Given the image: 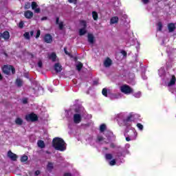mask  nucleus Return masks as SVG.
Listing matches in <instances>:
<instances>
[{
	"label": "nucleus",
	"instance_id": "nucleus-60",
	"mask_svg": "<svg viewBox=\"0 0 176 176\" xmlns=\"http://www.w3.org/2000/svg\"><path fill=\"white\" fill-rule=\"evenodd\" d=\"M2 38V34L0 33V39Z\"/></svg>",
	"mask_w": 176,
	"mask_h": 176
},
{
	"label": "nucleus",
	"instance_id": "nucleus-1",
	"mask_svg": "<svg viewBox=\"0 0 176 176\" xmlns=\"http://www.w3.org/2000/svg\"><path fill=\"white\" fill-rule=\"evenodd\" d=\"M134 113H130L126 118L124 113H120L116 115L115 119L117 120L119 126H130V122L134 119Z\"/></svg>",
	"mask_w": 176,
	"mask_h": 176
},
{
	"label": "nucleus",
	"instance_id": "nucleus-6",
	"mask_svg": "<svg viewBox=\"0 0 176 176\" xmlns=\"http://www.w3.org/2000/svg\"><path fill=\"white\" fill-rule=\"evenodd\" d=\"M120 90L124 94H131L133 89L129 85H124L120 87Z\"/></svg>",
	"mask_w": 176,
	"mask_h": 176
},
{
	"label": "nucleus",
	"instance_id": "nucleus-23",
	"mask_svg": "<svg viewBox=\"0 0 176 176\" xmlns=\"http://www.w3.org/2000/svg\"><path fill=\"white\" fill-rule=\"evenodd\" d=\"M83 67V64L80 62H77L76 63V68L77 71H80L82 68Z\"/></svg>",
	"mask_w": 176,
	"mask_h": 176
},
{
	"label": "nucleus",
	"instance_id": "nucleus-49",
	"mask_svg": "<svg viewBox=\"0 0 176 176\" xmlns=\"http://www.w3.org/2000/svg\"><path fill=\"white\" fill-rule=\"evenodd\" d=\"M69 3H76L77 0H68Z\"/></svg>",
	"mask_w": 176,
	"mask_h": 176
},
{
	"label": "nucleus",
	"instance_id": "nucleus-32",
	"mask_svg": "<svg viewBox=\"0 0 176 176\" xmlns=\"http://www.w3.org/2000/svg\"><path fill=\"white\" fill-rule=\"evenodd\" d=\"M80 26L82 27V28H86L87 27V24L85 21H80Z\"/></svg>",
	"mask_w": 176,
	"mask_h": 176
},
{
	"label": "nucleus",
	"instance_id": "nucleus-14",
	"mask_svg": "<svg viewBox=\"0 0 176 176\" xmlns=\"http://www.w3.org/2000/svg\"><path fill=\"white\" fill-rule=\"evenodd\" d=\"M54 69L56 72H61V71H63V67L61 65H60V63H56L54 65Z\"/></svg>",
	"mask_w": 176,
	"mask_h": 176
},
{
	"label": "nucleus",
	"instance_id": "nucleus-21",
	"mask_svg": "<svg viewBox=\"0 0 176 176\" xmlns=\"http://www.w3.org/2000/svg\"><path fill=\"white\" fill-rule=\"evenodd\" d=\"M175 85V76H172L170 81L168 83V86L170 87V86H174Z\"/></svg>",
	"mask_w": 176,
	"mask_h": 176
},
{
	"label": "nucleus",
	"instance_id": "nucleus-17",
	"mask_svg": "<svg viewBox=\"0 0 176 176\" xmlns=\"http://www.w3.org/2000/svg\"><path fill=\"white\" fill-rule=\"evenodd\" d=\"M88 42L90 45H93L94 43V36L91 34H88Z\"/></svg>",
	"mask_w": 176,
	"mask_h": 176
},
{
	"label": "nucleus",
	"instance_id": "nucleus-42",
	"mask_svg": "<svg viewBox=\"0 0 176 176\" xmlns=\"http://www.w3.org/2000/svg\"><path fill=\"white\" fill-rule=\"evenodd\" d=\"M19 28H23L24 27V23L23 21H21L19 25Z\"/></svg>",
	"mask_w": 176,
	"mask_h": 176
},
{
	"label": "nucleus",
	"instance_id": "nucleus-56",
	"mask_svg": "<svg viewBox=\"0 0 176 176\" xmlns=\"http://www.w3.org/2000/svg\"><path fill=\"white\" fill-rule=\"evenodd\" d=\"M48 90H50V91L51 93H53V89L49 88Z\"/></svg>",
	"mask_w": 176,
	"mask_h": 176
},
{
	"label": "nucleus",
	"instance_id": "nucleus-25",
	"mask_svg": "<svg viewBox=\"0 0 176 176\" xmlns=\"http://www.w3.org/2000/svg\"><path fill=\"white\" fill-rule=\"evenodd\" d=\"M92 17L94 20H95V21H97V20H98V14L97 13V12H92Z\"/></svg>",
	"mask_w": 176,
	"mask_h": 176
},
{
	"label": "nucleus",
	"instance_id": "nucleus-34",
	"mask_svg": "<svg viewBox=\"0 0 176 176\" xmlns=\"http://www.w3.org/2000/svg\"><path fill=\"white\" fill-rule=\"evenodd\" d=\"M102 94H103L104 97H108V90L106 88H104L102 91Z\"/></svg>",
	"mask_w": 176,
	"mask_h": 176
},
{
	"label": "nucleus",
	"instance_id": "nucleus-11",
	"mask_svg": "<svg viewBox=\"0 0 176 176\" xmlns=\"http://www.w3.org/2000/svg\"><path fill=\"white\" fill-rule=\"evenodd\" d=\"M8 157H10V159H11V160H13L14 162H15V160H17V155L12 153V151H8Z\"/></svg>",
	"mask_w": 176,
	"mask_h": 176
},
{
	"label": "nucleus",
	"instance_id": "nucleus-53",
	"mask_svg": "<svg viewBox=\"0 0 176 176\" xmlns=\"http://www.w3.org/2000/svg\"><path fill=\"white\" fill-rule=\"evenodd\" d=\"M41 174V172L39 170H36L35 172V175H39Z\"/></svg>",
	"mask_w": 176,
	"mask_h": 176
},
{
	"label": "nucleus",
	"instance_id": "nucleus-20",
	"mask_svg": "<svg viewBox=\"0 0 176 176\" xmlns=\"http://www.w3.org/2000/svg\"><path fill=\"white\" fill-rule=\"evenodd\" d=\"M168 29L169 32H173L175 30V25L174 23L168 24Z\"/></svg>",
	"mask_w": 176,
	"mask_h": 176
},
{
	"label": "nucleus",
	"instance_id": "nucleus-36",
	"mask_svg": "<svg viewBox=\"0 0 176 176\" xmlns=\"http://www.w3.org/2000/svg\"><path fill=\"white\" fill-rule=\"evenodd\" d=\"M136 126H137L138 129H139V130H140V131H142V130H144V125H142V124L138 123Z\"/></svg>",
	"mask_w": 176,
	"mask_h": 176
},
{
	"label": "nucleus",
	"instance_id": "nucleus-46",
	"mask_svg": "<svg viewBox=\"0 0 176 176\" xmlns=\"http://www.w3.org/2000/svg\"><path fill=\"white\" fill-rule=\"evenodd\" d=\"M64 52H65V54H67V56H71V54L68 52V51H67L66 47L64 48Z\"/></svg>",
	"mask_w": 176,
	"mask_h": 176
},
{
	"label": "nucleus",
	"instance_id": "nucleus-29",
	"mask_svg": "<svg viewBox=\"0 0 176 176\" xmlns=\"http://www.w3.org/2000/svg\"><path fill=\"white\" fill-rule=\"evenodd\" d=\"M59 19L57 18L56 19V24H58L59 25V28L60 30H63V28H64V24L63 23V22H58Z\"/></svg>",
	"mask_w": 176,
	"mask_h": 176
},
{
	"label": "nucleus",
	"instance_id": "nucleus-19",
	"mask_svg": "<svg viewBox=\"0 0 176 176\" xmlns=\"http://www.w3.org/2000/svg\"><path fill=\"white\" fill-rule=\"evenodd\" d=\"M1 37H3V39H5V41H8V39H9V38H10V35L9 34V32H4L1 34Z\"/></svg>",
	"mask_w": 176,
	"mask_h": 176
},
{
	"label": "nucleus",
	"instance_id": "nucleus-57",
	"mask_svg": "<svg viewBox=\"0 0 176 176\" xmlns=\"http://www.w3.org/2000/svg\"><path fill=\"white\" fill-rule=\"evenodd\" d=\"M30 35H31V36H32L34 35V31L30 32Z\"/></svg>",
	"mask_w": 176,
	"mask_h": 176
},
{
	"label": "nucleus",
	"instance_id": "nucleus-28",
	"mask_svg": "<svg viewBox=\"0 0 176 176\" xmlns=\"http://www.w3.org/2000/svg\"><path fill=\"white\" fill-rule=\"evenodd\" d=\"M106 129H107V125H105V124H102L100 126V131H101V133H102L103 131H105Z\"/></svg>",
	"mask_w": 176,
	"mask_h": 176
},
{
	"label": "nucleus",
	"instance_id": "nucleus-7",
	"mask_svg": "<svg viewBox=\"0 0 176 176\" xmlns=\"http://www.w3.org/2000/svg\"><path fill=\"white\" fill-rule=\"evenodd\" d=\"M25 119L28 122H35L36 120H38V116L35 113L28 114L25 116Z\"/></svg>",
	"mask_w": 176,
	"mask_h": 176
},
{
	"label": "nucleus",
	"instance_id": "nucleus-50",
	"mask_svg": "<svg viewBox=\"0 0 176 176\" xmlns=\"http://www.w3.org/2000/svg\"><path fill=\"white\" fill-rule=\"evenodd\" d=\"M38 65L39 68H42V62L41 60L38 61Z\"/></svg>",
	"mask_w": 176,
	"mask_h": 176
},
{
	"label": "nucleus",
	"instance_id": "nucleus-30",
	"mask_svg": "<svg viewBox=\"0 0 176 176\" xmlns=\"http://www.w3.org/2000/svg\"><path fill=\"white\" fill-rule=\"evenodd\" d=\"M86 32H87L86 28H82L80 29V30H79V34L80 36L85 35V34H86Z\"/></svg>",
	"mask_w": 176,
	"mask_h": 176
},
{
	"label": "nucleus",
	"instance_id": "nucleus-16",
	"mask_svg": "<svg viewBox=\"0 0 176 176\" xmlns=\"http://www.w3.org/2000/svg\"><path fill=\"white\" fill-rule=\"evenodd\" d=\"M119 21V18L118 16H113L111 19H110V24H118Z\"/></svg>",
	"mask_w": 176,
	"mask_h": 176
},
{
	"label": "nucleus",
	"instance_id": "nucleus-31",
	"mask_svg": "<svg viewBox=\"0 0 176 176\" xmlns=\"http://www.w3.org/2000/svg\"><path fill=\"white\" fill-rule=\"evenodd\" d=\"M50 60H52V61H56V58H57V56L56 55V54L52 53L50 55Z\"/></svg>",
	"mask_w": 176,
	"mask_h": 176
},
{
	"label": "nucleus",
	"instance_id": "nucleus-45",
	"mask_svg": "<svg viewBox=\"0 0 176 176\" xmlns=\"http://www.w3.org/2000/svg\"><path fill=\"white\" fill-rule=\"evenodd\" d=\"M142 3H144V5H146V3H148L149 0H141Z\"/></svg>",
	"mask_w": 176,
	"mask_h": 176
},
{
	"label": "nucleus",
	"instance_id": "nucleus-9",
	"mask_svg": "<svg viewBox=\"0 0 176 176\" xmlns=\"http://www.w3.org/2000/svg\"><path fill=\"white\" fill-rule=\"evenodd\" d=\"M32 9L34 10V13H39L41 12V8H38V4L36 2H32Z\"/></svg>",
	"mask_w": 176,
	"mask_h": 176
},
{
	"label": "nucleus",
	"instance_id": "nucleus-12",
	"mask_svg": "<svg viewBox=\"0 0 176 176\" xmlns=\"http://www.w3.org/2000/svg\"><path fill=\"white\" fill-rule=\"evenodd\" d=\"M109 97L111 100H118V98H120V94H111L109 95Z\"/></svg>",
	"mask_w": 176,
	"mask_h": 176
},
{
	"label": "nucleus",
	"instance_id": "nucleus-43",
	"mask_svg": "<svg viewBox=\"0 0 176 176\" xmlns=\"http://www.w3.org/2000/svg\"><path fill=\"white\" fill-rule=\"evenodd\" d=\"M39 36H41V30L37 31L36 38H38Z\"/></svg>",
	"mask_w": 176,
	"mask_h": 176
},
{
	"label": "nucleus",
	"instance_id": "nucleus-15",
	"mask_svg": "<svg viewBox=\"0 0 176 176\" xmlns=\"http://www.w3.org/2000/svg\"><path fill=\"white\" fill-rule=\"evenodd\" d=\"M24 16L25 17H26V19H32V16H34V13L30 10H28L25 12Z\"/></svg>",
	"mask_w": 176,
	"mask_h": 176
},
{
	"label": "nucleus",
	"instance_id": "nucleus-5",
	"mask_svg": "<svg viewBox=\"0 0 176 176\" xmlns=\"http://www.w3.org/2000/svg\"><path fill=\"white\" fill-rule=\"evenodd\" d=\"M2 69L3 72L6 75H9L10 72H12V74H14L16 72V69H14V67L12 65H4Z\"/></svg>",
	"mask_w": 176,
	"mask_h": 176
},
{
	"label": "nucleus",
	"instance_id": "nucleus-22",
	"mask_svg": "<svg viewBox=\"0 0 176 176\" xmlns=\"http://www.w3.org/2000/svg\"><path fill=\"white\" fill-rule=\"evenodd\" d=\"M159 76H164V75H166V70L164 69V67H161L159 70Z\"/></svg>",
	"mask_w": 176,
	"mask_h": 176
},
{
	"label": "nucleus",
	"instance_id": "nucleus-24",
	"mask_svg": "<svg viewBox=\"0 0 176 176\" xmlns=\"http://www.w3.org/2000/svg\"><path fill=\"white\" fill-rule=\"evenodd\" d=\"M37 145H38V148H41V149L45 148V142H43V140H38L37 142Z\"/></svg>",
	"mask_w": 176,
	"mask_h": 176
},
{
	"label": "nucleus",
	"instance_id": "nucleus-47",
	"mask_svg": "<svg viewBox=\"0 0 176 176\" xmlns=\"http://www.w3.org/2000/svg\"><path fill=\"white\" fill-rule=\"evenodd\" d=\"M121 54L124 56V57H126L127 56V53L125 52V51H122Z\"/></svg>",
	"mask_w": 176,
	"mask_h": 176
},
{
	"label": "nucleus",
	"instance_id": "nucleus-58",
	"mask_svg": "<svg viewBox=\"0 0 176 176\" xmlns=\"http://www.w3.org/2000/svg\"><path fill=\"white\" fill-rule=\"evenodd\" d=\"M0 80H2V74L0 73Z\"/></svg>",
	"mask_w": 176,
	"mask_h": 176
},
{
	"label": "nucleus",
	"instance_id": "nucleus-13",
	"mask_svg": "<svg viewBox=\"0 0 176 176\" xmlns=\"http://www.w3.org/2000/svg\"><path fill=\"white\" fill-rule=\"evenodd\" d=\"M104 65L107 68H108V67H111V65H112V60L109 58H106L104 61Z\"/></svg>",
	"mask_w": 176,
	"mask_h": 176
},
{
	"label": "nucleus",
	"instance_id": "nucleus-41",
	"mask_svg": "<svg viewBox=\"0 0 176 176\" xmlns=\"http://www.w3.org/2000/svg\"><path fill=\"white\" fill-rule=\"evenodd\" d=\"M30 8H31V3H26L25 5V9H30Z\"/></svg>",
	"mask_w": 176,
	"mask_h": 176
},
{
	"label": "nucleus",
	"instance_id": "nucleus-33",
	"mask_svg": "<svg viewBox=\"0 0 176 176\" xmlns=\"http://www.w3.org/2000/svg\"><path fill=\"white\" fill-rule=\"evenodd\" d=\"M113 157L112 156V154H110V153H107L105 155V158L107 160H112V158Z\"/></svg>",
	"mask_w": 176,
	"mask_h": 176
},
{
	"label": "nucleus",
	"instance_id": "nucleus-8",
	"mask_svg": "<svg viewBox=\"0 0 176 176\" xmlns=\"http://www.w3.org/2000/svg\"><path fill=\"white\" fill-rule=\"evenodd\" d=\"M124 160H120V162H119V160L116 159V160H112L109 162V164L110 166H115V164H117L119 166L120 164H122V163H124Z\"/></svg>",
	"mask_w": 176,
	"mask_h": 176
},
{
	"label": "nucleus",
	"instance_id": "nucleus-59",
	"mask_svg": "<svg viewBox=\"0 0 176 176\" xmlns=\"http://www.w3.org/2000/svg\"><path fill=\"white\" fill-rule=\"evenodd\" d=\"M45 153H47L48 155H50V152H49V151H45Z\"/></svg>",
	"mask_w": 176,
	"mask_h": 176
},
{
	"label": "nucleus",
	"instance_id": "nucleus-38",
	"mask_svg": "<svg viewBox=\"0 0 176 176\" xmlns=\"http://www.w3.org/2000/svg\"><path fill=\"white\" fill-rule=\"evenodd\" d=\"M162 28H163V25L160 22L157 23V31H162Z\"/></svg>",
	"mask_w": 176,
	"mask_h": 176
},
{
	"label": "nucleus",
	"instance_id": "nucleus-54",
	"mask_svg": "<svg viewBox=\"0 0 176 176\" xmlns=\"http://www.w3.org/2000/svg\"><path fill=\"white\" fill-rule=\"evenodd\" d=\"M42 21H43V20H47V17L44 16L41 19Z\"/></svg>",
	"mask_w": 176,
	"mask_h": 176
},
{
	"label": "nucleus",
	"instance_id": "nucleus-26",
	"mask_svg": "<svg viewBox=\"0 0 176 176\" xmlns=\"http://www.w3.org/2000/svg\"><path fill=\"white\" fill-rule=\"evenodd\" d=\"M16 85H18L19 87L23 86V80L20 78H17L16 80Z\"/></svg>",
	"mask_w": 176,
	"mask_h": 176
},
{
	"label": "nucleus",
	"instance_id": "nucleus-51",
	"mask_svg": "<svg viewBox=\"0 0 176 176\" xmlns=\"http://www.w3.org/2000/svg\"><path fill=\"white\" fill-rule=\"evenodd\" d=\"M64 176H72V175L71 173H65L64 174Z\"/></svg>",
	"mask_w": 176,
	"mask_h": 176
},
{
	"label": "nucleus",
	"instance_id": "nucleus-39",
	"mask_svg": "<svg viewBox=\"0 0 176 176\" xmlns=\"http://www.w3.org/2000/svg\"><path fill=\"white\" fill-rule=\"evenodd\" d=\"M47 170H50L53 168V163L49 162L47 166Z\"/></svg>",
	"mask_w": 176,
	"mask_h": 176
},
{
	"label": "nucleus",
	"instance_id": "nucleus-18",
	"mask_svg": "<svg viewBox=\"0 0 176 176\" xmlns=\"http://www.w3.org/2000/svg\"><path fill=\"white\" fill-rule=\"evenodd\" d=\"M44 39L47 43H50V42H52V41H53V38L52 37V36L50 34H46Z\"/></svg>",
	"mask_w": 176,
	"mask_h": 176
},
{
	"label": "nucleus",
	"instance_id": "nucleus-27",
	"mask_svg": "<svg viewBox=\"0 0 176 176\" xmlns=\"http://www.w3.org/2000/svg\"><path fill=\"white\" fill-rule=\"evenodd\" d=\"M16 124H19V126H21L23 124V120L20 118H18L15 120Z\"/></svg>",
	"mask_w": 176,
	"mask_h": 176
},
{
	"label": "nucleus",
	"instance_id": "nucleus-40",
	"mask_svg": "<svg viewBox=\"0 0 176 176\" xmlns=\"http://www.w3.org/2000/svg\"><path fill=\"white\" fill-rule=\"evenodd\" d=\"M23 36H25V39H30V32H25Z\"/></svg>",
	"mask_w": 176,
	"mask_h": 176
},
{
	"label": "nucleus",
	"instance_id": "nucleus-35",
	"mask_svg": "<svg viewBox=\"0 0 176 176\" xmlns=\"http://www.w3.org/2000/svg\"><path fill=\"white\" fill-rule=\"evenodd\" d=\"M142 96L141 91H138L133 94L135 98H140Z\"/></svg>",
	"mask_w": 176,
	"mask_h": 176
},
{
	"label": "nucleus",
	"instance_id": "nucleus-48",
	"mask_svg": "<svg viewBox=\"0 0 176 176\" xmlns=\"http://www.w3.org/2000/svg\"><path fill=\"white\" fill-rule=\"evenodd\" d=\"M28 101V98H23V99L22 100V102H23L24 104H27Z\"/></svg>",
	"mask_w": 176,
	"mask_h": 176
},
{
	"label": "nucleus",
	"instance_id": "nucleus-37",
	"mask_svg": "<svg viewBox=\"0 0 176 176\" xmlns=\"http://www.w3.org/2000/svg\"><path fill=\"white\" fill-rule=\"evenodd\" d=\"M27 160H28V157L27 155H23L21 158V162H27Z\"/></svg>",
	"mask_w": 176,
	"mask_h": 176
},
{
	"label": "nucleus",
	"instance_id": "nucleus-55",
	"mask_svg": "<svg viewBox=\"0 0 176 176\" xmlns=\"http://www.w3.org/2000/svg\"><path fill=\"white\" fill-rule=\"evenodd\" d=\"M125 148H130V144H126V145H125Z\"/></svg>",
	"mask_w": 176,
	"mask_h": 176
},
{
	"label": "nucleus",
	"instance_id": "nucleus-3",
	"mask_svg": "<svg viewBox=\"0 0 176 176\" xmlns=\"http://www.w3.org/2000/svg\"><path fill=\"white\" fill-rule=\"evenodd\" d=\"M53 146L56 151L64 152L67 150V144L64 142V140L60 138H55L53 140Z\"/></svg>",
	"mask_w": 176,
	"mask_h": 176
},
{
	"label": "nucleus",
	"instance_id": "nucleus-61",
	"mask_svg": "<svg viewBox=\"0 0 176 176\" xmlns=\"http://www.w3.org/2000/svg\"><path fill=\"white\" fill-rule=\"evenodd\" d=\"M142 78H143V79H144V80L146 79V76H143Z\"/></svg>",
	"mask_w": 176,
	"mask_h": 176
},
{
	"label": "nucleus",
	"instance_id": "nucleus-52",
	"mask_svg": "<svg viewBox=\"0 0 176 176\" xmlns=\"http://www.w3.org/2000/svg\"><path fill=\"white\" fill-rule=\"evenodd\" d=\"M109 146H111V148H115V144L113 143H110Z\"/></svg>",
	"mask_w": 176,
	"mask_h": 176
},
{
	"label": "nucleus",
	"instance_id": "nucleus-44",
	"mask_svg": "<svg viewBox=\"0 0 176 176\" xmlns=\"http://www.w3.org/2000/svg\"><path fill=\"white\" fill-rule=\"evenodd\" d=\"M122 156H123V153H117V155H116V157H122Z\"/></svg>",
	"mask_w": 176,
	"mask_h": 176
},
{
	"label": "nucleus",
	"instance_id": "nucleus-4",
	"mask_svg": "<svg viewBox=\"0 0 176 176\" xmlns=\"http://www.w3.org/2000/svg\"><path fill=\"white\" fill-rule=\"evenodd\" d=\"M137 135H138L137 131L133 127H131L128 131L127 136H126V141H134V140H137Z\"/></svg>",
	"mask_w": 176,
	"mask_h": 176
},
{
	"label": "nucleus",
	"instance_id": "nucleus-2",
	"mask_svg": "<svg viewBox=\"0 0 176 176\" xmlns=\"http://www.w3.org/2000/svg\"><path fill=\"white\" fill-rule=\"evenodd\" d=\"M70 112L74 113L73 120L76 124H78V123L82 122V116L85 113V108L74 105L71 107Z\"/></svg>",
	"mask_w": 176,
	"mask_h": 176
},
{
	"label": "nucleus",
	"instance_id": "nucleus-10",
	"mask_svg": "<svg viewBox=\"0 0 176 176\" xmlns=\"http://www.w3.org/2000/svg\"><path fill=\"white\" fill-rule=\"evenodd\" d=\"M96 142L98 144H109V142H107L104 138L101 135H98L96 139Z\"/></svg>",
	"mask_w": 176,
	"mask_h": 176
}]
</instances>
